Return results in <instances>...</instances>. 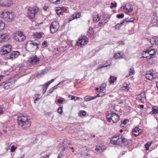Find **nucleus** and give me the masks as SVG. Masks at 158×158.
Returning a JSON list of instances; mask_svg holds the SVG:
<instances>
[{
    "mask_svg": "<svg viewBox=\"0 0 158 158\" xmlns=\"http://www.w3.org/2000/svg\"><path fill=\"white\" fill-rule=\"evenodd\" d=\"M18 124L22 128L27 129L31 125L30 118L27 115L19 114L18 116Z\"/></svg>",
    "mask_w": 158,
    "mask_h": 158,
    "instance_id": "obj_1",
    "label": "nucleus"
},
{
    "mask_svg": "<svg viewBox=\"0 0 158 158\" xmlns=\"http://www.w3.org/2000/svg\"><path fill=\"white\" fill-rule=\"evenodd\" d=\"M40 42L37 40L29 41L26 44V47L29 51L34 52L39 49Z\"/></svg>",
    "mask_w": 158,
    "mask_h": 158,
    "instance_id": "obj_2",
    "label": "nucleus"
},
{
    "mask_svg": "<svg viewBox=\"0 0 158 158\" xmlns=\"http://www.w3.org/2000/svg\"><path fill=\"white\" fill-rule=\"evenodd\" d=\"M127 141V139L121 136H114L111 139V143L114 144L120 145L122 143H125Z\"/></svg>",
    "mask_w": 158,
    "mask_h": 158,
    "instance_id": "obj_3",
    "label": "nucleus"
},
{
    "mask_svg": "<svg viewBox=\"0 0 158 158\" xmlns=\"http://www.w3.org/2000/svg\"><path fill=\"white\" fill-rule=\"evenodd\" d=\"M106 118L108 122H110L112 120L113 123H116L119 120V117L118 114L112 112L106 115Z\"/></svg>",
    "mask_w": 158,
    "mask_h": 158,
    "instance_id": "obj_4",
    "label": "nucleus"
},
{
    "mask_svg": "<svg viewBox=\"0 0 158 158\" xmlns=\"http://www.w3.org/2000/svg\"><path fill=\"white\" fill-rule=\"evenodd\" d=\"M39 11V9L36 7H30L27 10L28 17L31 19H33L35 15Z\"/></svg>",
    "mask_w": 158,
    "mask_h": 158,
    "instance_id": "obj_5",
    "label": "nucleus"
},
{
    "mask_svg": "<svg viewBox=\"0 0 158 158\" xmlns=\"http://www.w3.org/2000/svg\"><path fill=\"white\" fill-rule=\"evenodd\" d=\"M15 40L19 42L24 41L26 39V37L23 33L20 31H17L14 36Z\"/></svg>",
    "mask_w": 158,
    "mask_h": 158,
    "instance_id": "obj_6",
    "label": "nucleus"
},
{
    "mask_svg": "<svg viewBox=\"0 0 158 158\" xmlns=\"http://www.w3.org/2000/svg\"><path fill=\"white\" fill-rule=\"evenodd\" d=\"M59 27L60 25L58 22H53L50 26L51 33L53 34L57 32L59 29Z\"/></svg>",
    "mask_w": 158,
    "mask_h": 158,
    "instance_id": "obj_7",
    "label": "nucleus"
},
{
    "mask_svg": "<svg viewBox=\"0 0 158 158\" xmlns=\"http://www.w3.org/2000/svg\"><path fill=\"white\" fill-rule=\"evenodd\" d=\"M143 52H144L145 55L144 56H142V57H146L148 59H150L153 58L156 54V52L154 49L150 51L148 50Z\"/></svg>",
    "mask_w": 158,
    "mask_h": 158,
    "instance_id": "obj_8",
    "label": "nucleus"
},
{
    "mask_svg": "<svg viewBox=\"0 0 158 158\" xmlns=\"http://www.w3.org/2000/svg\"><path fill=\"white\" fill-rule=\"evenodd\" d=\"M11 46L10 44H7L3 46L0 50V52L2 55H4L10 53L11 51Z\"/></svg>",
    "mask_w": 158,
    "mask_h": 158,
    "instance_id": "obj_9",
    "label": "nucleus"
},
{
    "mask_svg": "<svg viewBox=\"0 0 158 158\" xmlns=\"http://www.w3.org/2000/svg\"><path fill=\"white\" fill-rule=\"evenodd\" d=\"M88 40V39L85 36L81 37L79 39L77 43L78 46L82 47L87 44Z\"/></svg>",
    "mask_w": 158,
    "mask_h": 158,
    "instance_id": "obj_10",
    "label": "nucleus"
},
{
    "mask_svg": "<svg viewBox=\"0 0 158 158\" xmlns=\"http://www.w3.org/2000/svg\"><path fill=\"white\" fill-rule=\"evenodd\" d=\"M29 62L32 64H35L38 63L40 61V59L36 56H33L28 59Z\"/></svg>",
    "mask_w": 158,
    "mask_h": 158,
    "instance_id": "obj_11",
    "label": "nucleus"
},
{
    "mask_svg": "<svg viewBox=\"0 0 158 158\" xmlns=\"http://www.w3.org/2000/svg\"><path fill=\"white\" fill-rule=\"evenodd\" d=\"M123 11L125 12L128 13L131 12L133 10V7L132 5L129 4H127L125 6L122 7Z\"/></svg>",
    "mask_w": 158,
    "mask_h": 158,
    "instance_id": "obj_12",
    "label": "nucleus"
},
{
    "mask_svg": "<svg viewBox=\"0 0 158 158\" xmlns=\"http://www.w3.org/2000/svg\"><path fill=\"white\" fill-rule=\"evenodd\" d=\"M14 85L13 82L6 81L3 84V87L5 89H9L12 87Z\"/></svg>",
    "mask_w": 158,
    "mask_h": 158,
    "instance_id": "obj_13",
    "label": "nucleus"
},
{
    "mask_svg": "<svg viewBox=\"0 0 158 158\" xmlns=\"http://www.w3.org/2000/svg\"><path fill=\"white\" fill-rule=\"evenodd\" d=\"M9 39V36L6 34H4L0 35V42L1 43L7 41Z\"/></svg>",
    "mask_w": 158,
    "mask_h": 158,
    "instance_id": "obj_14",
    "label": "nucleus"
},
{
    "mask_svg": "<svg viewBox=\"0 0 158 158\" xmlns=\"http://www.w3.org/2000/svg\"><path fill=\"white\" fill-rule=\"evenodd\" d=\"M10 2V0H0V5L2 6H9Z\"/></svg>",
    "mask_w": 158,
    "mask_h": 158,
    "instance_id": "obj_15",
    "label": "nucleus"
},
{
    "mask_svg": "<svg viewBox=\"0 0 158 158\" xmlns=\"http://www.w3.org/2000/svg\"><path fill=\"white\" fill-rule=\"evenodd\" d=\"M155 77V75L150 71H148L145 75L146 78L150 80H152Z\"/></svg>",
    "mask_w": 158,
    "mask_h": 158,
    "instance_id": "obj_16",
    "label": "nucleus"
},
{
    "mask_svg": "<svg viewBox=\"0 0 158 158\" xmlns=\"http://www.w3.org/2000/svg\"><path fill=\"white\" fill-rule=\"evenodd\" d=\"M151 23L154 26L158 25V18L156 14H154L152 17Z\"/></svg>",
    "mask_w": 158,
    "mask_h": 158,
    "instance_id": "obj_17",
    "label": "nucleus"
},
{
    "mask_svg": "<svg viewBox=\"0 0 158 158\" xmlns=\"http://www.w3.org/2000/svg\"><path fill=\"white\" fill-rule=\"evenodd\" d=\"M15 17V15L14 13L8 12V17L7 19V21L8 22H10L13 20Z\"/></svg>",
    "mask_w": 158,
    "mask_h": 158,
    "instance_id": "obj_18",
    "label": "nucleus"
},
{
    "mask_svg": "<svg viewBox=\"0 0 158 158\" xmlns=\"http://www.w3.org/2000/svg\"><path fill=\"white\" fill-rule=\"evenodd\" d=\"M19 52L18 51L12 52L10 53L9 58L10 59L16 58L19 56Z\"/></svg>",
    "mask_w": 158,
    "mask_h": 158,
    "instance_id": "obj_19",
    "label": "nucleus"
},
{
    "mask_svg": "<svg viewBox=\"0 0 158 158\" xmlns=\"http://www.w3.org/2000/svg\"><path fill=\"white\" fill-rule=\"evenodd\" d=\"M8 11H6L2 12L1 13L0 16L2 18L5 19L7 21V19L8 17Z\"/></svg>",
    "mask_w": 158,
    "mask_h": 158,
    "instance_id": "obj_20",
    "label": "nucleus"
},
{
    "mask_svg": "<svg viewBox=\"0 0 158 158\" xmlns=\"http://www.w3.org/2000/svg\"><path fill=\"white\" fill-rule=\"evenodd\" d=\"M150 42L152 44H158V37L156 36L153 37L151 39Z\"/></svg>",
    "mask_w": 158,
    "mask_h": 158,
    "instance_id": "obj_21",
    "label": "nucleus"
},
{
    "mask_svg": "<svg viewBox=\"0 0 158 158\" xmlns=\"http://www.w3.org/2000/svg\"><path fill=\"white\" fill-rule=\"evenodd\" d=\"M123 54L121 52H118L114 54V58L115 59H120L123 58Z\"/></svg>",
    "mask_w": 158,
    "mask_h": 158,
    "instance_id": "obj_22",
    "label": "nucleus"
},
{
    "mask_svg": "<svg viewBox=\"0 0 158 158\" xmlns=\"http://www.w3.org/2000/svg\"><path fill=\"white\" fill-rule=\"evenodd\" d=\"M68 141L67 140H65L63 144V145L61 147V151L62 152L64 151L68 148V146L66 145V143H68Z\"/></svg>",
    "mask_w": 158,
    "mask_h": 158,
    "instance_id": "obj_23",
    "label": "nucleus"
},
{
    "mask_svg": "<svg viewBox=\"0 0 158 158\" xmlns=\"http://www.w3.org/2000/svg\"><path fill=\"white\" fill-rule=\"evenodd\" d=\"M103 147L97 146H96L95 150L99 152H102L103 151L104 149L103 148Z\"/></svg>",
    "mask_w": 158,
    "mask_h": 158,
    "instance_id": "obj_24",
    "label": "nucleus"
},
{
    "mask_svg": "<svg viewBox=\"0 0 158 158\" xmlns=\"http://www.w3.org/2000/svg\"><path fill=\"white\" fill-rule=\"evenodd\" d=\"M152 114H155L158 112V106H153L152 109Z\"/></svg>",
    "mask_w": 158,
    "mask_h": 158,
    "instance_id": "obj_25",
    "label": "nucleus"
},
{
    "mask_svg": "<svg viewBox=\"0 0 158 158\" xmlns=\"http://www.w3.org/2000/svg\"><path fill=\"white\" fill-rule=\"evenodd\" d=\"M138 131V127H137L132 129L133 134L135 136H137L138 135V133H137Z\"/></svg>",
    "mask_w": 158,
    "mask_h": 158,
    "instance_id": "obj_26",
    "label": "nucleus"
},
{
    "mask_svg": "<svg viewBox=\"0 0 158 158\" xmlns=\"http://www.w3.org/2000/svg\"><path fill=\"white\" fill-rule=\"evenodd\" d=\"M117 77H113L111 76L110 77V80L109 82L110 84H111L114 82L116 80Z\"/></svg>",
    "mask_w": 158,
    "mask_h": 158,
    "instance_id": "obj_27",
    "label": "nucleus"
},
{
    "mask_svg": "<svg viewBox=\"0 0 158 158\" xmlns=\"http://www.w3.org/2000/svg\"><path fill=\"white\" fill-rule=\"evenodd\" d=\"M50 2L55 4H58L61 3V0H49Z\"/></svg>",
    "mask_w": 158,
    "mask_h": 158,
    "instance_id": "obj_28",
    "label": "nucleus"
},
{
    "mask_svg": "<svg viewBox=\"0 0 158 158\" xmlns=\"http://www.w3.org/2000/svg\"><path fill=\"white\" fill-rule=\"evenodd\" d=\"M125 21L124 20L120 23H119L117 24L115 26V28L116 29H118L120 28L124 24Z\"/></svg>",
    "mask_w": 158,
    "mask_h": 158,
    "instance_id": "obj_29",
    "label": "nucleus"
},
{
    "mask_svg": "<svg viewBox=\"0 0 158 158\" xmlns=\"http://www.w3.org/2000/svg\"><path fill=\"white\" fill-rule=\"evenodd\" d=\"M100 17L98 14L94 15L93 17V20L94 22H98L100 20Z\"/></svg>",
    "mask_w": 158,
    "mask_h": 158,
    "instance_id": "obj_30",
    "label": "nucleus"
},
{
    "mask_svg": "<svg viewBox=\"0 0 158 158\" xmlns=\"http://www.w3.org/2000/svg\"><path fill=\"white\" fill-rule=\"evenodd\" d=\"M73 17H74L75 19L79 18L81 16V14L79 12H77L74 13L73 14Z\"/></svg>",
    "mask_w": 158,
    "mask_h": 158,
    "instance_id": "obj_31",
    "label": "nucleus"
},
{
    "mask_svg": "<svg viewBox=\"0 0 158 158\" xmlns=\"http://www.w3.org/2000/svg\"><path fill=\"white\" fill-rule=\"evenodd\" d=\"M106 86V84H103L100 87V91L101 92H102L104 89L105 88Z\"/></svg>",
    "mask_w": 158,
    "mask_h": 158,
    "instance_id": "obj_32",
    "label": "nucleus"
},
{
    "mask_svg": "<svg viewBox=\"0 0 158 158\" xmlns=\"http://www.w3.org/2000/svg\"><path fill=\"white\" fill-rule=\"evenodd\" d=\"M5 26V23L0 20V30H3Z\"/></svg>",
    "mask_w": 158,
    "mask_h": 158,
    "instance_id": "obj_33",
    "label": "nucleus"
},
{
    "mask_svg": "<svg viewBox=\"0 0 158 158\" xmlns=\"http://www.w3.org/2000/svg\"><path fill=\"white\" fill-rule=\"evenodd\" d=\"M86 114V112L84 110H81L79 113V115L81 116H85Z\"/></svg>",
    "mask_w": 158,
    "mask_h": 158,
    "instance_id": "obj_34",
    "label": "nucleus"
},
{
    "mask_svg": "<svg viewBox=\"0 0 158 158\" xmlns=\"http://www.w3.org/2000/svg\"><path fill=\"white\" fill-rule=\"evenodd\" d=\"M152 142H148L145 145V147L146 148V150H147L148 149L149 147L151 146Z\"/></svg>",
    "mask_w": 158,
    "mask_h": 158,
    "instance_id": "obj_35",
    "label": "nucleus"
},
{
    "mask_svg": "<svg viewBox=\"0 0 158 158\" xmlns=\"http://www.w3.org/2000/svg\"><path fill=\"white\" fill-rule=\"evenodd\" d=\"M88 32L90 34H93L94 32V31L93 30V29L91 27H89L88 30Z\"/></svg>",
    "mask_w": 158,
    "mask_h": 158,
    "instance_id": "obj_36",
    "label": "nucleus"
},
{
    "mask_svg": "<svg viewBox=\"0 0 158 158\" xmlns=\"http://www.w3.org/2000/svg\"><path fill=\"white\" fill-rule=\"evenodd\" d=\"M129 89V85H127L126 84H124L123 85V89L124 90H128Z\"/></svg>",
    "mask_w": 158,
    "mask_h": 158,
    "instance_id": "obj_37",
    "label": "nucleus"
},
{
    "mask_svg": "<svg viewBox=\"0 0 158 158\" xmlns=\"http://www.w3.org/2000/svg\"><path fill=\"white\" fill-rule=\"evenodd\" d=\"M135 72V71L134 70V68L131 69H130L129 71V76L134 74Z\"/></svg>",
    "mask_w": 158,
    "mask_h": 158,
    "instance_id": "obj_38",
    "label": "nucleus"
},
{
    "mask_svg": "<svg viewBox=\"0 0 158 158\" xmlns=\"http://www.w3.org/2000/svg\"><path fill=\"white\" fill-rule=\"evenodd\" d=\"M124 16L123 14H118L116 15V17L117 18L120 19L123 18Z\"/></svg>",
    "mask_w": 158,
    "mask_h": 158,
    "instance_id": "obj_39",
    "label": "nucleus"
},
{
    "mask_svg": "<svg viewBox=\"0 0 158 158\" xmlns=\"http://www.w3.org/2000/svg\"><path fill=\"white\" fill-rule=\"evenodd\" d=\"M134 19H133V18H131L129 19H124L123 20H124V21H125V22L126 21L127 22H133L134 21Z\"/></svg>",
    "mask_w": 158,
    "mask_h": 158,
    "instance_id": "obj_40",
    "label": "nucleus"
},
{
    "mask_svg": "<svg viewBox=\"0 0 158 158\" xmlns=\"http://www.w3.org/2000/svg\"><path fill=\"white\" fill-rule=\"evenodd\" d=\"M64 100V99L63 98H60L58 99L57 102L58 103L62 104L63 103Z\"/></svg>",
    "mask_w": 158,
    "mask_h": 158,
    "instance_id": "obj_41",
    "label": "nucleus"
},
{
    "mask_svg": "<svg viewBox=\"0 0 158 158\" xmlns=\"http://www.w3.org/2000/svg\"><path fill=\"white\" fill-rule=\"evenodd\" d=\"M91 96H86L85 98V100L86 101H89L91 100Z\"/></svg>",
    "mask_w": 158,
    "mask_h": 158,
    "instance_id": "obj_42",
    "label": "nucleus"
},
{
    "mask_svg": "<svg viewBox=\"0 0 158 158\" xmlns=\"http://www.w3.org/2000/svg\"><path fill=\"white\" fill-rule=\"evenodd\" d=\"M16 148V147H15L14 145H13L11 147L10 149V152H13L15 151V150Z\"/></svg>",
    "mask_w": 158,
    "mask_h": 158,
    "instance_id": "obj_43",
    "label": "nucleus"
},
{
    "mask_svg": "<svg viewBox=\"0 0 158 158\" xmlns=\"http://www.w3.org/2000/svg\"><path fill=\"white\" fill-rule=\"evenodd\" d=\"M57 112L58 113L60 114H61L62 113V107H59L57 110Z\"/></svg>",
    "mask_w": 158,
    "mask_h": 158,
    "instance_id": "obj_44",
    "label": "nucleus"
},
{
    "mask_svg": "<svg viewBox=\"0 0 158 158\" xmlns=\"http://www.w3.org/2000/svg\"><path fill=\"white\" fill-rule=\"evenodd\" d=\"M47 89H48L47 87H46V86H44L43 87L42 93H43V94H44L46 92Z\"/></svg>",
    "mask_w": 158,
    "mask_h": 158,
    "instance_id": "obj_45",
    "label": "nucleus"
},
{
    "mask_svg": "<svg viewBox=\"0 0 158 158\" xmlns=\"http://www.w3.org/2000/svg\"><path fill=\"white\" fill-rule=\"evenodd\" d=\"M111 6H110V8H112L113 7H115L117 6V3H114L113 2H111Z\"/></svg>",
    "mask_w": 158,
    "mask_h": 158,
    "instance_id": "obj_46",
    "label": "nucleus"
},
{
    "mask_svg": "<svg viewBox=\"0 0 158 158\" xmlns=\"http://www.w3.org/2000/svg\"><path fill=\"white\" fill-rule=\"evenodd\" d=\"M73 15L72 16H70L69 18V21L70 22L73 20L75 19L74 17L73 16Z\"/></svg>",
    "mask_w": 158,
    "mask_h": 158,
    "instance_id": "obj_47",
    "label": "nucleus"
},
{
    "mask_svg": "<svg viewBox=\"0 0 158 158\" xmlns=\"http://www.w3.org/2000/svg\"><path fill=\"white\" fill-rule=\"evenodd\" d=\"M23 69V66L20 65H19V66L17 67L16 69L17 70H22Z\"/></svg>",
    "mask_w": 158,
    "mask_h": 158,
    "instance_id": "obj_48",
    "label": "nucleus"
},
{
    "mask_svg": "<svg viewBox=\"0 0 158 158\" xmlns=\"http://www.w3.org/2000/svg\"><path fill=\"white\" fill-rule=\"evenodd\" d=\"M110 65V64H108V65H103V66H100V67H98V69H97V71H98L99 69H102V68H104V67H107V66H108V65Z\"/></svg>",
    "mask_w": 158,
    "mask_h": 158,
    "instance_id": "obj_49",
    "label": "nucleus"
},
{
    "mask_svg": "<svg viewBox=\"0 0 158 158\" xmlns=\"http://www.w3.org/2000/svg\"><path fill=\"white\" fill-rule=\"evenodd\" d=\"M39 95L38 94H37L35 95V96L36 97V98L35 99V103H36V101L40 99L38 97V96Z\"/></svg>",
    "mask_w": 158,
    "mask_h": 158,
    "instance_id": "obj_50",
    "label": "nucleus"
},
{
    "mask_svg": "<svg viewBox=\"0 0 158 158\" xmlns=\"http://www.w3.org/2000/svg\"><path fill=\"white\" fill-rule=\"evenodd\" d=\"M127 121H128V119H125L122 122L123 124H127Z\"/></svg>",
    "mask_w": 158,
    "mask_h": 158,
    "instance_id": "obj_51",
    "label": "nucleus"
},
{
    "mask_svg": "<svg viewBox=\"0 0 158 158\" xmlns=\"http://www.w3.org/2000/svg\"><path fill=\"white\" fill-rule=\"evenodd\" d=\"M63 154L61 153H60L58 155L57 158H61L63 157Z\"/></svg>",
    "mask_w": 158,
    "mask_h": 158,
    "instance_id": "obj_52",
    "label": "nucleus"
},
{
    "mask_svg": "<svg viewBox=\"0 0 158 158\" xmlns=\"http://www.w3.org/2000/svg\"><path fill=\"white\" fill-rule=\"evenodd\" d=\"M69 97L71 98L72 100H75V99L76 98V97L74 96L70 95H69Z\"/></svg>",
    "mask_w": 158,
    "mask_h": 158,
    "instance_id": "obj_53",
    "label": "nucleus"
},
{
    "mask_svg": "<svg viewBox=\"0 0 158 158\" xmlns=\"http://www.w3.org/2000/svg\"><path fill=\"white\" fill-rule=\"evenodd\" d=\"M42 45H45L46 47L48 46V44H47V42L46 41H44L43 43H42Z\"/></svg>",
    "mask_w": 158,
    "mask_h": 158,
    "instance_id": "obj_54",
    "label": "nucleus"
},
{
    "mask_svg": "<svg viewBox=\"0 0 158 158\" xmlns=\"http://www.w3.org/2000/svg\"><path fill=\"white\" fill-rule=\"evenodd\" d=\"M50 154H48L47 155H46L45 156H44L41 158H49V156H50Z\"/></svg>",
    "mask_w": 158,
    "mask_h": 158,
    "instance_id": "obj_55",
    "label": "nucleus"
},
{
    "mask_svg": "<svg viewBox=\"0 0 158 158\" xmlns=\"http://www.w3.org/2000/svg\"><path fill=\"white\" fill-rule=\"evenodd\" d=\"M3 108L0 106V115L2 114L3 113Z\"/></svg>",
    "mask_w": 158,
    "mask_h": 158,
    "instance_id": "obj_56",
    "label": "nucleus"
},
{
    "mask_svg": "<svg viewBox=\"0 0 158 158\" xmlns=\"http://www.w3.org/2000/svg\"><path fill=\"white\" fill-rule=\"evenodd\" d=\"M54 90L52 88H51L48 91V93L49 94H50L51 93H52L53 91Z\"/></svg>",
    "mask_w": 158,
    "mask_h": 158,
    "instance_id": "obj_57",
    "label": "nucleus"
},
{
    "mask_svg": "<svg viewBox=\"0 0 158 158\" xmlns=\"http://www.w3.org/2000/svg\"><path fill=\"white\" fill-rule=\"evenodd\" d=\"M56 13L58 15H60L62 14V11L60 10H57Z\"/></svg>",
    "mask_w": 158,
    "mask_h": 158,
    "instance_id": "obj_58",
    "label": "nucleus"
},
{
    "mask_svg": "<svg viewBox=\"0 0 158 158\" xmlns=\"http://www.w3.org/2000/svg\"><path fill=\"white\" fill-rule=\"evenodd\" d=\"M42 36V34H41L40 33L38 34V35H37V37L39 38H41Z\"/></svg>",
    "mask_w": 158,
    "mask_h": 158,
    "instance_id": "obj_59",
    "label": "nucleus"
},
{
    "mask_svg": "<svg viewBox=\"0 0 158 158\" xmlns=\"http://www.w3.org/2000/svg\"><path fill=\"white\" fill-rule=\"evenodd\" d=\"M51 114V112H47L45 114V115L47 117H48L50 116V114Z\"/></svg>",
    "mask_w": 158,
    "mask_h": 158,
    "instance_id": "obj_60",
    "label": "nucleus"
},
{
    "mask_svg": "<svg viewBox=\"0 0 158 158\" xmlns=\"http://www.w3.org/2000/svg\"><path fill=\"white\" fill-rule=\"evenodd\" d=\"M50 84H49V83L48 82L47 83L45 84V86H46V87H47L48 88Z\"/></svg>",
    "mask_w": 158,
    "mask_h": 158,
    "instance_id": "obj_61",
    "label": "nucleus"
},
{
    "mask_svg": "<svg viewBox=\"0 0 158 158\" xmlns=\"http://www.w3.org/2000/svg\"><path fill=\"white\" fill-rule=\"evenodd\" d=\"M97 98V96H93V97H91V100H93V99H95L96 98Z\"/></svg>",
    "mask_w": 158,
    "mask_h": 158,
    "instance_id": "obj_62",
    "label": "nucleus"
},
{
    "mask_svg": "<svg viewBox=\"0 0 158 158\" xmlns=\"http://www.w3.org/2000/svg\"><path fill=\"white\" fill-rule=\"evenodd\" d=\"M48 8V7L45 6L43 8V9L44 11H46L47 10Z\"/></svg>",
    "mask_w": 158,
    "mask_h": 158,
    "instance_id": "obj_63",
    "label": "nucleus"
},
{
    "mask_svg": "<svg viewBox=\"0 0 158 158\" xmlns=\"http://www.w3.org/2000/svg\"><path fill=\"white\" fill-rule=\"evenodd\" d=\"M58 85H56L55 86H54V87H52V88L54 90L56 89L57 88V86Z\"/></svg>",
    "mask_w": 158,
    "mask_h": 158,
    "instance_id": "obj_64",
    "label": "nucleus"
}]
</instances>
